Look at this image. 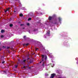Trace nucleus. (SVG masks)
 I'll return each instance as SVG.
<instances>
[{"label": "nucleus", "instance_id": "nucleus-12", "mask_svg": "<svg viewBox=\"0 0 78 78\" xmlns=\"http://www.w3.org/2000/svg\"><path fill=\"white\" fill-rule=\"evenodd\" d=\"M58 19L59 20V21H60L61 20V18H59Z\"/></svg>", "mask_w": 78, "mask_h": 78}, {"label": "nucleus", "instance_id": "nucleus-9", "mask_svg": "<svg viewBox=\"0 0 78 78\" xmlns=\"http://www.w3.org/2000/svg\"><path fill=\"white\" fill-rule=\"evenodd\" d=\"M20 16H23V14H20Z\"/></svg>", "mask_w": 78, "mask_h": 78}, {"label": "nucleus", "instance_id": "nucleus-8", "mask_svg": "<svg viewBox=\"0 0 78 78\" xmlns=\"http://www.w3.org/2000/svg\"><path fill=\"white\" fill-rule=\"evenodd\" d=\"M51 66L52 67H54V66H55V64H53V65H52V64H51Z\"/></svg>", "mask_w": 78, "mask_h": 78}, {"label": "nucleus", "instance_id": "nucleus-15", "mask_svg": "<svg viewBox=\"0 0 78 78\" xmlns=\"http://www.w3.org/2000/svg\"><path fill=\"white\" fill-rule=\"evenodd\" d=\"M23 61V62H25V61H26V60H24Z\"/></svg>", "mask_w": 78, "mask_h": 78}, {"label": "nucleus", "instance_id": "nucleus-6", "mask_svg": "<svg viewBox=\"0 0 78 78\" xmlns=\"http://www.w3.org/2000/svg\"><path fill=\"white\" fill-rule=\"evenodd\" d=\"M9 8H8L5 11V12H6L7 11H9Z\"/></svg>", "mask_w": 78, "mask_h": 78}, {"label": "nucleus", "instance_id": "nucleus-4", "mask_svg": "<svg viewBox=\"0 0 78 78\" xmlns=\"http://www.w3.org/2000/svg\"><path fill=\"white\" fill-rule=\"evenodd\" d=\"M52 18V17L49 16V20H51Z\"/></svg>", "mask_w": 78, "mask_h": 78}, {"label": "nucleus", "instance_id": "nucleus-2", "mask_svg": "<svg viewBox=\"0 0 78 78\" xmlns=\"http://www.w3.org/2000/svg\"><path fill=\"white\" fill-rule=\"evenodd\" d=\"M56 75V74L55 73H53L51 74V78H54V76H55Z\"/></svg>", "mask_w": 78, "mask_h": 78}, {"label": "nucleus", "instance_id": "nucleus-5", "mask_svg": "<svg viewBox=\"0 0 78 78\" xmlns=\"http://www.w3.org/2000/svg\"><path fill=\"white\" fill-rule=\"evenodd\" d=\"M5 32V30H1V33H4Z\"/></svg>", "mask_w": 78, "mask_h": 78}, {"label": "nucleus", "instance_id": "nucleus-10", "mask_svg": "<svg viewBox=\"0 0 78 78\" xmlns=\"http://www.w3.org/2000/svg\"><path fill=\"white\" fill-rule=\"evenodd\" d=\"M17 66H18L17 65H15V67L16 68H17Z\"/></svg>", "mask_w": 78, "mask_h": 78}, {"label": "nucleus", "instance_id": "nucleus-22", "mask_svg": "<svg viewBox=\"0 0 78 78\" xmlns=\"http://www.w3.org/2000/svg\"><path fill=\"white\" fill-rule=\"evenodd\" d=\"M23 25V24H21V26H22V25Z\"/></svg>", "mask_w": 78, "mask_h": 78}, {"label": "nucleus", "instance_id": "nucleus-3", "mask_svg": "<svg viewBox=\"0 0 78 78\" xmlns=\"http://www.w3.org/2000/svg\"><path fill=\"white\" fill-rule=\"evenodd\" d=\"M46 35L48 36H50V31H48V32H47V33L46 34Z\"/></svg>", "mask_w": 78, "mask_h": 78}, {"label": "nucleus", "instance_id": "nucleus-7", "mask_svg": "<svg viewBox=\"0 0 78 78\" xmlns=\"http://www.w3.org/2000/svg\"><path fill=\"white\" fill-rule=\"evenodd\" d=\"M9 8H8L5 11V12H6L7 11H9Z\"/></svg>", "mask_w": 78, "mask_h": 78}, {"label": "nucleus", "instance_id": "nucleus-16", "mask_svg": "<svg viewBox=\"0 0 78 78\" xmlns=\"http://www.w3.org/2000/svg\"><path fill=\"white\" fill-rule=\"evenodd\" d=\"M27 25H30V24L29 23H27Z\"/></svg>", "mask_w": 78, "mask_h": 78}, {"label": "nucleus", "instance_id": "nucleus-14", "mask_svg": "<svg viewBox=\"0 0 78 78\" xmlns=\"http://www.w3.org/2000/svg\"><path fill=\"white\" fill-rule=\"evenodd\" d=\"M4 37V36L3 35H1V37Z\"/></svg>", "mask_w": 78, "mask_h": 78}, {"label": "nucleus", "instance_id": "nucleus-20", "mask_svg": "<svg viewBox=\"0 0 78 78\" xmlns=\"http://www.w3.org/2000/svg\"><path fill=\"white\" fill-rule=\"evenodd\" d=\"M20 3V5H19V6H20L21 3Z\"/></svg>", "mask_w": 78, "mask_h": 78}, {"label": "nucleus", "instance_id": "nucleus-13", "mask_svg": "<svg viewBox=\"0 0 78 78\" xmlns=\"http://www.w3.org/2000/svg\"><path fill=\"white\" fill-rule=\"evenodd\" d=\"M31 19V18H30L28 19V20H30Z\"/></svg>", "mask_w": 78, "mask_h": 78}, {"label": "nucleus", "instance_id": "nucleus-19", "mask_svg": "<svg viewBox=\"0 0 78 78\" xmlns=\"http://www.w3.org/2000/svg\"><path fill=\"white\" fill-rule=\"evenodd\" d=\"M28 44H26V46H27V45H28Z\"/></svg>", "mask_w": 78, "mask_h": 78}, {"label": "nucleus", "instance_id": "nucleus-26", "mask_svg": "<svg viewBox=\"0 0 78 78\" xmlns=\"http://www.w3.org/2000/svg\"><path fill=\"white\" fill-rule=\"evenodd\" d=\"M77 63H78V62H77Z\"/></svg>", "mask_w": 78, "mask_h": 78}, {"label": "nucleus", "instance_id": "nucleus-17", "mask_svg": "<svg viewBox=\"0 0 78 78\" xmlns=\"http://www.w3.org/2000/svg\"><path fill=\"white\" fill-rule=\"evenodd\" d=\"M36 50H38V48H36Z\"/></svg>", "mask_w": 78, "mask_h": 78}, {"label": "nucleus", "instance_id": "nucleus-18", "mask_svg": "<svg viewBox=\"0 0 78 78\" xmlns=\"http://www.w3.org/2000/svg\"><path fill=\"white\" fill-rule=\"evenodd\" d=\"M5 63V62L3 61V62H2V64H3V63Z\"/></svg>", "mask_w": 78, "mask_h": 78}, {"label": "nucleus", "instance_id": "nucleus-25", "mask_svg": "<svg viewBox=\"0 0 78 78\" xmlns=\"http://www.w3.org/2000/svg\"><path fill=\"white\" fill-rule=\"evenodd\" d=\"M1 44L0 42V44Z\"/></svg>", "mask_w": 78, "mask_h": 78}, {"label": "nucleus", "instance_id": "nucleus-11", "mask_svg": "<svg viewBox=\"0 0 78 78\" xmlns=\"http://www.w3.org/2000/svg\"><path fill=\"white\" fill-rule=\"evenodd\" d=\"M13 25L12 24H10V27H12Z\"/></svg>", "mask_w": 78, "mask_h": 78}, {"label": "nucleus", "instance_id": "nucleus-23", "mask_svg": "<svg viewBox=\"0 0 78 78\" xmlns=\"http://www.w3.org/2000/svg\"><path fill=\"white\" fill-rule=\"evenodd\" d=\"M25 67L23 66V68H25Z\"/></svg>", "mask_w": 78, "mask_h": 78}, {"label": "nucleus", "instance_id": "nucleus-21", "mask_svg": "<svg viewBox=\"0 0 78 78\" xmlns=\"http://www.w3.org/2000/svg\"><path fill=\"white\" fill-rule=\"evenodd\" d=\"M25 36H24V38H25Z\"/></svg>", "mask_w": 78, "mask_h": 78}, {"label": "nucleus", "instance_id": "nucleus-1", "mask_svg": "<svg viewBox=\"0 0 78 78\" xmlns=\"http://www.w3.org/2000/svg\"><path fill=\"white\" fill-rule=\"evenodd\" d=\"M42 58V61L40 62V63H41V62H42L43 63V65L44 66V59L45 60H46L47 59V56L46 55H41Z\"/></svg>", "mask_w": 78, "mask_h": 78}, {"label": "nucleus", "instance_id": "nucleus-24", "mask_svg": "<svg viewBox=\"0 0 78 78\" xmlns=\"http://www.w3.org/2000/svg\"><path fill=\"white\" fill-rule=\"evenodd\" d=\"M14 12H16V11H14Z\"/></svg>", "mask_w": 78, "mask_h": 78}]
</instances>
